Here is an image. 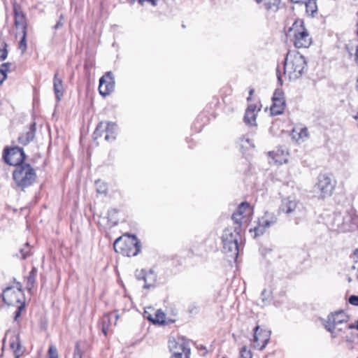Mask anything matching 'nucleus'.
<instances>
[{
  "label": "nucleus",
  "mask_w": 358,
  "mask_h": 358,
  "mask_svg": "<svg viewBox=\"0 0 358 358\" xmlns=\"http://www.w3.org/2000/svg\"><path fill=\"white\" fill-rule=\"evenodd\" d=\"M307 66L304 56L297 51H289L284 62V74L290 80H295L307 71Z\"/></svg>",
  "instance_id": "obj_1"
},
{
  "label": "nucleus",
  "mask_w": 358,
  "mask_h": 358,
  "mask_svg": "<svg viewBox=\"0 0 358 358\" xmlns=\"http://www.w3.org/2000/svg\"><path fill=\"white\" fill-rule=\"evenodd\" d=\"M113 248L117 253L127 257H134L141 250V242L134 235H124L115 241Z\"/></svg>",
  "instance_id": "obj_2"
},
{
  "label": "nucleus",
  "mask_w": 358,
  "mask_h": 358,
  "mask_svg": "<svg viewBox=\"0 0 358 358\" xmlns=\"http://www.w3.org/2000/svg\"><path fill=\"white\" fill-rule=\"evenodd\" d=\"M13 178L15 185L22 189L31 186L36 179V173L32 166L27 163L17 166L13 173Z\"/></svg>",
  "instance_id": "obj_3"
},
{
  "label": "nucleus",
  "mask_w": 358,
  "mask_h": 358,
  "mask_svg": "<svg viewBox=\"0 0 358 358\" xmlns=\"http://www.w3.org/2000/svg\"><path fill=\"white\" fill-rule=\"evenodd\" d=\"M238 229L237 227L234 229H226L224 230L222 236L223 252L229 257L235 259L238 255L239 246L238 242L241 238Z\"/></svg>",
  "instance_id": "obj_4"
},
{
  "label": "nucleus",
  "mask_w": 358,
  "mask_h": 358,
  "mask_svg": "<svg viewBox=\"0 0 358 358\" xmlns=\"http://www.w3.org/2000/svg\"><path fill=\"white\" fill-rule=\"evenodd\" d=\"M289 34L296 48H308L312 43V38L301 20L296 21L292 24L289 30Z\"/></svg>",
  "instance_id": "obj_5"
},
{
  "label": "nucleus",
  "mask_w": 358,
  "mask_h": 358,
  "mask_svg": "<svg viewBox=\"0 0 358 358\" xmlns=\"http://www.w3.org/2000/svg\"><path fill=\"white\" fill-rule=\"evenodd\" d=\"M279 211L287 215H294L296 217H302L306 214V208L303 203L291 196L282 200Z\"/></svg>",
  "instance_id": "obj_6"
},
{
  "label": "nucleus",
  "mask_w": 358,
  "mask_h": 358,
  "mask_svg": "<svg viewBox=\"0 0 358 358\" xmlns=\"http://www.w3.org/2000/svg\"><path fill=\"white\" fill-rule=\"evenodd\" d=\"M15 287H8L3 289L2 297L5 303L8 306L18 305L24 302V294L21 282L15 280Z\"/></svg>",
  "instance_id": "obj_7"
},
{
  "label": "nucleus",
  "mask_w": 358,
  "mask_h": 358,
  "mask_svg": "<svg viewBox=\"0 0 358 358\" xmlns=\"http://www.w3.org/2000/svg\"><path fill=\"white\" fill-rule=\"evenodd\" d=\"M169 348L175 358H189L190 348L184 337L169 339Z\"/></svg>",
  "instance_id": "obj_8"
},
{
  "label": "nucleus",
  "mask_w": 358,
  "mask_h": 358,
  "mask_svg": "<svg viewBox=\"0 0 358 358\" xmlns=\"http://www.w3.org/2000/svg\"><path fill=\"white\" fill-rule=\"evenodd\" d=\"M3 158L5 162L10 166H17L24 164L25 154L22 148L14 147L11 148H5L3 153Z\"/></svg>",
  "instance_id": "obj_9"
},
{
  "label": "nucleus",
  "mask_w": 358,
  "mask_h": 358,
  "mask_svg": "<svg viewBox=\"0 0 358 358\" xmlns=\"http://www.w3.org/2000/svg\"><path fill=\"white\" fill-rule=\"evenodd\" d=\"M334 189V184L329 177L324 174L318 176L317 182L314 185L315 193L319 194L322 198H326L331 195Z\"/></svg>",
  "instance_id": "obj_10"
},
{
  "label": "nucleus",
  "mask_w": 358,
  "mask_h": 358,
  "mask_svg": "<svg viewBox=\"0 0 358 358\" xmlns=\"http://www.w3.org/2000/svg\"><path fill=\"white\" fill-rule=\"evenodd\" d=\"M117 125L113 122H100L94 134L93 138L96 140L98 138L104 135V138L107 141H113L115 139Z\"/></svg>",
  "instance_id": "obj_11"
},
{
  "label": "nucleus",
  "mask_w": 358,
  "mask_h": 358,
  "mask_svg": "<svg viewBox=\"0 0 358 358\" xmlns=\"http://www.w3.org/2000/svg\"><path fill=\"white\" fill-rule=\"evenodd\" d=\"M99 92L103 96L109 95L115 89V80L110 71L106 72L100 79Z\"/></svg>",
  "instance_id": "obj_12"
},
{
  "label": "nucleus",
  "mask_w": 358,
  "mask_h": 358,
  "mask_svg": "<svg viewBox=\"0 0 358 358\" xmlns=\"http://www.w3.org/2000/svg\"><path fill=\"white\" fill-rule=\"evenodd\" d=\"M272 101L273 104L270 108L271 115H278L282 114L285 108V99L283 92L280 89L275 90Z\"/></svg>",
  "instance_id": "obj_13"
},
{
  "label": "nucleus",
  "mask_w": 358,
  "mask_h": 358,
  "mask_svg": "<svg viewBox=\"0 0 358 358\" xmlns=\"http://www.w3.org/2000/svg\"><path fill=\"white\" fill-rule=\"evenodd\" d=\"M254 330L253 346L255 348L262 350L270 340L271 332L263 329L259 330V326H257Z\"/></svg>",
  "instance_id": "obj_14"
},
{
  "label": "nucleus",
  "mask_w": 358,
  "mask_h": 358,
  "mask_svg": "<svg viewBox=\"0 0 358 358\" xmlns=\"http://www.w3.org/2000/svg\"><path fill=\"white\" fill-rule=\"evenodd\" d=\"M278 218L273 213H266L259 220L258 226L254 229L256 236L263 234L266 228L277 222Z\"/></svg>",
  "instance_id": "obj_15"
},
{
  "label": "nucleus",
  "mask_w": 358,
  "mask_h": 358,
  "mask_svg": "<svg viewBox=\"0 0 358 358\" xmlns=\"http://www.w3.org/2000/svg\"><path fill=\"white\" fill-rule=\"evenodd\" d=\"M251 211L252 210L249 203L243 202L238 206L236 212L232 215V220L236 224L240 225L243 218L250 215Z\"/></svg>",
  "instance_id": "obj_16"
},
{
  "label": "nucleus",
  "mask_w": 358,
  "mask_h": 358,
  "mask_svg": "<svg viewBox=\"0 0 358 358\" xmlns=\"http://www.w3.org/2000/svg\"><path fill=\"white\" fill-rule=\"evenodd\" d=\"M357 217L353 212L345 211L343 213V233L354 230L357 227Z\"/></svg>",
  "instance_id": "obj_17"
},
{
  "label": "nucleus",
  "mask_w": 358,
  "mask_h": 358,
  "mask_svg": "<svg viewBox=\"0 0 358 358\" xmlns=\"http://www.w3.org/2000/svg\"><path fill=\"white\" fill-rule=\"evenodd\" d=\"M117 319L118 315L113 313H107L102 317L100 322V326L101 331L105 336L108 335L112 323L113 322L114 325L116 324Z\"/></svg>",
  "instance_id": "obj_18"
},
{
  "label": "nucleus",
  "mask_w": 358,
  "mask_h": 358,
  "mask_svg": "<svg viewBox=\"0 0 358 358\" xmlns=\"http://www.w3.org/2000/svg\"><path fill=\"white\" fill-rule=\"evenodd\" d=\"M329 320L330 324L327 325L326 328L329 331L332 333L338 324L347 322V316L343 311H341L336 313L335 314H332L329 318Z\"/></svg>",
  "instance_id": "obj_19"
},
{
  "label": "nucleus",
  "mask_w": 358,
  "mask_h": 358,
  "mask_svg": "<svg viewBox=\"0 0 358 358\" xmlns=\"http://www.w3.org/2000/svg\"><path fill=\"white\" fill-rule=\"evenodd\" d=\"M36 123L31 124L28 130L18 138V141L23 145H27L34 140L36 134Z\"/></svg>",
  "instance_id": "obj_20"
},
{
  "label": "nucleus",
  "mask_w": 358,
  "mask_h": 358,
  "mask_svg": "<svg viewBox=\"0 0 358 358\" xmlns=\"http://www.w3.org/2000/svg\"><path fill=\"white\" fill-rule=\"evenodd\" d=\"M343 213H335L329 223L331 229L338 232H343Z\"/></svg>",
  "instance_id": "obj_21"
},
{
  "label": "nucleus",
  "mask_w": 358,
  "mask_h": 358,
  "mask_svg": "<svg viewBox=\"0 0 358 358\" xmlns=\"http://www.w3.org/2000/svg\"><path fill=\"white\" fill-rule=\"evenodd\" d=\"M53 88L56 99L58 101L62 99L64 95V88L62 78H59L58 73H55L53 79Z\"/></svg>",
  "instance_id": "obj_22"
},
{
  "label": "nucleus",
  "mask_w": 358,
  "mask_h": 358,
  "mask_svg": "<svg viewBox=\"0 0 358 358\" xmlns=\"http://www.w3.org/2000/svg\"><path fill=\"white\" fill-rule=\"evenodd\" d=\"M255 1L261 4V7L269 12L275 13L279 9L280 0H255Z\"/></svg>",
  "instance_id": "obj_23"
},
{
  "label": "nucleus",
  "mask_w": 358,
  "mask_h": 358,
  "mask_svg": "<svg viewBox=\"0 0 358 358\" xmlns=\"http://www.w3.org/2000/svg\"><path fill=\"white\" fill-rule=\"evenodd\" d=\"M292 138L296 142H303L308 137V131L306 127H294L291 134Z\"/></svg>",
  "instance_id": "obj_24"
},
{
  "label": "nucleus",
  "mask_w": 358,
  "mask_h": 358,
  "mask_svg": "<svg viewBox=\"0 0 358 358\" xmlns=\"http://www.w3.org/2000/svg\"><path fill=\"white\" fill-rule=\"evenodd\" d=\"M15 13V24L17 29H21V31H27V24L24 15L18 11L15 8L14 9Z\"/></svg>",
  "instance_id": "obj_25"
},
{
  "label": "nucleus",
  "mask_w": 358,
  "mask_h": 358,
  "mask_svg": "<svg viewBox=\"0 0 358 358\" xmlns=\"http://www.w3.org/2000/svg\"><path fill=\"white\" fill-rule=\"evenodd\" d=\"M256 106L255 105H250L245 111L244 116V122L245 124L248 125H255L256 120Z\"/></svg>",
  "instance_id": "obj_26"
},
{
  "label": "nucleus",
  "mask_w": 358,
  "mask_h": 358,
  "mask_svg": "<svg viewBox=\"0 0 358 358\" xmlns=\"http://www.w3.org/2000/svg\"><path fill=\"white\" fill-rule=\"evenodd\" d=\"M306 6V10L308 15L313 17L317 12V6L315 0H304L301 2Z\"/></svg>",
  "instance_id": "obj_27"
},
{
  "label": "nucleus",
  "mask_w": 358,
  "mask_h": 358,
  "mask_svg": "<svg viewBox=\"0 0 358 358\" xmlns=\"http://www.w3.org/2000/svg\"><path fill=\"white\" fill-rule=\"evenodd\" d=\"M37 274V269L33 267L31 271L29 272V275L26 278V287L29 292H30L34 287L36 276Z\"/></svg>",
  "instance_id": "obj_28"
},
{
  "label": "nucleus",
  "mask_w": 358,
  "mask_h": 358,
  "mask_svg": "<svg viewBox=\"0 0 358 358\" xmlns=\"http://www.w3.org/2000/svg\"><path fill=\"white\" fill-rule=\"evenodd\" d=\"M11 66V63L6 62L0 65V85L3 84V81L7 78V73L9 71V68Z\"/></svg>",
  "instance_id": "obj_29"
},
{
  "label": "nucleus",
  "mask_w": 358,
  "mask_h": 358,
  "mask_svg": "<svg viewBox=\"0 0 358 358\" xmlns=\"http://www.w3.org/2000/svg\"><path fill=\"white\" fill-rule=\"evenodd\" d=\"M10 346L13 350L15 358H20L22 352L21 351V345L18 341V338H16L15 341L10 343Z\"/></svg>",
  "instance_id": "obj_30"
},
{
  "label": "nucleus",
  "mask_w": 358,
  "mask_h": 358,
  "mask_svg": "<svg viewBox=\"0 0 358 358\" xmlns=\"http://www.w3.org/2000/svg\"><path fill=\"white\" fill-rule=\"evenodd\" d=\"M96 192L99 194H105L107 191V186L105 182L98 180L95 182Z\"/></svg>",
  "instance_id": "obj_31"
},
{
  "label": "nucleus",
  "mask_w": 358,
  "mask_h": 358,
  "mask_svg": "<svg viewBox=\"0 0 358 358\" xmlns=\"http://www.w3.org/2000/svg\"><path fill=\"white\" fill-rule=\"evenodd\" d=\"M7 43H3L2 48H0V62L5 60L8 57Z\"/></svg>",
  "instance_id": "obj_32"
},
{
  "label": "nucleus",
  "mask_w": 358,
  "mask_h": 358,
  "mask_svg": "<svg viewBox=\"0 0 358 358\" xmlns=\"http://www.w3.org/2000/svg\"><path fill=\"white\" fill-rule=\"evenodd\" d=\"M22 37L20 41L19 48L22 50V53L25 52L27 50V43H26V36L27 31H22Z\"/></svg>",
  "instance_id": "obj_33"
},
{
  "label": "nucleus",
  "mask_w": 358,
  "mask_h": 358,
  "mask_svg": "<svg viewBox=\"0 0 358 358\" xmlns=\"http://www.w3.org/2000/svg\"><path fill=\"white\" fill-rule=\"evenodd\" d=\"M20 253L21 255V258L23 259H26L29 255L30 248L28 243H26L24 247L20 250Z\"/></svg>",
  "instance_id": "obj_34"
},
{
  "label": "nucleus",
  "mask_w": 358,
  "mask_h": 358,
  "mask_svg": "<svg viewBox=\"0 0 358 358\" xmlns=\"http://www.w3.org/2000/svg\"><path fill=\"white\" fill-rule=\"evenodd\" d=\"M239 358H252L251 351L248 350L245 347H243L240 351Z\"/></svg>",
  "instance_id": "obj_35"
},
{
  "label": "nucleus",
  "mask_w": 358,
  "mask_h": 358,
  "mask_svg": "<svg viewBox=\"0 0 358 358\" xmlns=\"http://www.w3.org/2000/svg\"><path fill=\"white\" fill-rule=\"evenodd\" d=\"M49 358H59L57 348L54 345H50L48 349Z\"/></svg>",
  "instance_id": "obj_36"
},
{
  "label": "nucleus",
  "mask_w": 358,
  "mask_h": 358,
  "mask_svg": "<svg viewBox=\"0 0 358 358\" xmlns=\"http://www.w3.org/2000/svg\"><path fill=\"white\" fill-rule=\"evenodd\" d=\"M17 306V308L16 310V311L15 312V316H14V320L16 321L17 320V318L21 315V312H22V310L24 308L25 306V304H24V302H22V303H20L18 305H16Z\"/></svg>",
  "instance_id": "obj_37"
},
{
  "label": "nucleus",
  "mask_w": 358,
  "mask_h": 358,
  "mask_svg": "<svg viewBox=\"0 0 358 358\" xmlns=\"http://www.w3.org/2000/svg\"><path fill=\"white\" fill-rule=\"evenodd\" d=\"M136 275L138 279H143L144 281H145V285H144V287L145 288H148L150 287L149 285H148V282H147V276L144 274L143 273V271H141L140 273L138 274L137 273H136Z\"/></svg>",
  "instance_id": "obj_38"
},
{
  "label": "nucleus",
  "mask_w": 358,
  "mask_h": 358,
  "mask_svg": "<svg viewBox=\"0 0 358 358\" xmlns=\"http://www.w3.org/2000/svg\"><path fill=\"white\" fill-rule=\"evenodd\" d=\"M349 303L353 306H358V296L352 295L350 296Z\"/></svg>",
  "instance_id": "obj_39"
},
{
  "label": "nucleus",
  "mask_w": 358,
  "mask_h": 358,
  "mask_svg": "<svg viewBox=\"0 0 358 358\" xmlns=\"http://www.w3.org/2000/svg\"><path fill=\"white\" fill-rule=\"evenodd\" d=\"M73 358H82V352L78 345L75 348Z\"/></svg>",
  "instance_id": "obj_40"
},
{
  "label": "nucleus",
  "mask_w": 358,
  "mask_h": 358,
  "mask_svg": "<svg viewBox=\"0 0 358 358\" xmlns=\"http://www.w3.org/2000/svg\"><path fill=\"white\" fill-rule=\"evenodd\" d=\"M277 77H278V81L279 84L281 85L282 84V80L280 74L279 73L278 70H277Z\"/></svg>",
  "instance_id": "obj_41"
},
{
  "label": "nucleus",
  "mask_w": 358,
  "mask_h": 358,
  "mask_svg": "<svg viewBox=\"0 0 358 358\" xmlns=\"http://www.w3.org/2000/svg\"><path fill=\"white\" fill-rule=\"evenodd\" d=\"M355 59L356 63L358 64V45L356 47Z\"/></svg>",
  "instance_id": "obj_42"
},
{
  "label": "nucleus",
  "mask_w": 358,
  "mask_h": 358,
  "mask_svg": "<svg viewBox=\"0 0 358 358\" xmlns=\"http://www.w3.org/2000/svg\"><path fill=\"white\" fill-rule=\"evenodd\" d=\"M62 26H63V24L61 22V21H59V22H57V23L55 24V27H54V28H55V29H59V27H62Z\"/></svg>",
  "instance_id": "obj_43"
},
{
  "label": "nucleus",
  "mask_w": 358,
  "mask_h": 358,
  "mask_svg": "<svg viewBox=\"0 0 358 358\" xmlns=\"http://www.w3.org/2000/svg\"><path fill=\"white\" fill-rule=\"evenodd\" d=\"M294 3H301V2L304 1V0H290Z\"/></svg>",
  "instance_id": "obj_44"
},
{
  "label": "nucleus",
  "mask_w": 358,
  "mask_h": 358,
  "mask_svg": "<svg viewBox=\"0 0 358 358\" xmlns=\"http://www.w3.org/2000/svg\"><path fill=\"white\" fill-rule=\"evenodd\" d=\"M148 2H150L152 6H155L157 5V0H148Z\"/></svg>",
  "instance_id": "obj_45"
},
{
  "label": "nucleus",
  "mask_w": 358,
  "mask_h": 358,
  "mask_svg": "<svg viewBox=\"0 0 358 358\" xmlns=\"http://www.w3.org/2000/svg\"><path fill=\"white\" fill-rule=\"evenodd\" d=\"M348 328L349 329H355V328L356 329V325H355V324H350V325L348 327Z\"/></svg>",
  "instance_id": "obj_46"
},
{
  "label": "nucleus",
  "mask_w": 358,
  "mask_h": 358,
  "mask_svg": "<svg viewBox=\"0 0 358 358\" xmlns=\"http://www.w3.org/2000/svg\"><path fill=\"white\" fill-rule=\"evenodd\" d=\"M276 155H277V153L275 155V156L273 157V158L276 161V162H279L280 164L282 163V161L280 160H278L277 158H276Z\"/></svg>",
  "instance_id": "obj_47"
},
{
  "label": "nucleus",
  "mask_w": 358,
  "mask_h": 358,
  "mask_svg": "<svg viewBox=\"0 0 358 358\" xmlns=\"http://www.w3.org/2000/svg\"><path fill=\"white\" fill-rule=\"evenodd\" d=\"M145 1H148V0H138V3L141 5H143Z\"/></svg>",
  "instance_id": "obj_48"
},
{
  "label": "nucleus",
  "mask_w": 358,
  "mask_h": 358,
  "mask_svg": "<svg viewBox=\"0 0 358 358\" xmlns=\"http://www.w3.org/2000/svg\"><path fill=\"white\" fill-rule=\"evenodd\" d=\"M253 93H254V90L253 89H250V90L249 92L250 96H252Z\"/></svg>",
  "instance_id": "obj_49"
},
{
  "label": "nucleus",
  "mask_w": 358,
  "mask_h": 358,
  "mask_svg": "<svg viewBox=\"0 0 358 358\" xmlns=\"http://www.w3.org/2000/svg\"><path fill=\"white\" fill-rule=\"evenodd\" d=\"M356 329H357V330H358V320L357 321Z\"/></svg>",
  "instance_id": "obj_50"
},
{
  "label": "nucleus",
  "mask_w": 358,
  "mask_h": 358,
  "mask_svg": "<svg viewBox=\"0 0 358 358\" xmlns=\"http://www.w3.org/2000/svg\"><path fill=\"white\" fill-rule=\"evenodd\" d=\"M89 65H90V64H88V63H86V64H85V68H87Z\"/></svg>",
  "instance_id": "obj_51"
},
{
  "label": "nucleus",
  "mask_w": 358,
  "mask_h": 358,
  "mask_svg": "<svg viewBox=\"0 0 358 358\" xmlns=\"http://www.w3.org/2000/svg\"><path fill=\"white\" fill-rule=\"evenodd\" d=\"M222 358H227V357H222Z\"/></svg>",
  "instance_id": "obj_52"
}]
</instances>
